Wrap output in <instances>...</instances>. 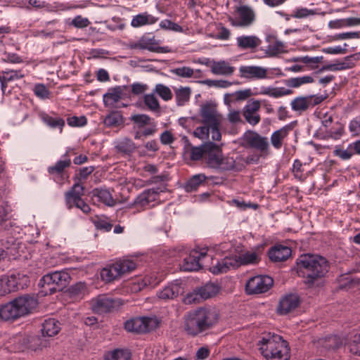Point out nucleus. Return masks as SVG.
<instances>
[{
	"label": "nucleus",
	"instance_id": "a18cd8bd",
	"mask_svg": "<svg viewBox=\"0 0 360 360\" xmlns=\"http://www.w3.org/2000/svg\"><path fill=\"white\" fill-rule=\"evenodd\" d=\"M205 149V144L198 147L193 146L191 148L188 153H186V154L189 155V157L192 160H199L201 158L205 159L206 153Z\"/></svg>",
	"mask_w": 360,
	"mask_h": 360
},
{
	"label": "nucleus",
	"instance_id": "39448f33",
	"mask_svg": "<svg viewBox=\"0 0 360 360\" xmlns=\"http://www.w3.org/2000/svg\"><path fill=\"white\" fill-rule=\"evenodd\" d=\"M71 277L65 271H57L44 275L39 281V285L46 288V293L49 291L52 294L60 291L70 283Z\"/></svg>",
	"mask_w": 360,
	"mask_h": 360
},
{
	"label": "nucleus",
	"instance_id": "5701e85b",
	"mask_svg": "<svg viewBox=\"0 0 360 360\" xmlns=\"http://www.w3.org/2000/svg\"><path fill=\"white\" fill-rule=\"evenodd\" d=\"M115 152L122 156H129L136 150L135 143L129 138L122 137L114 142Z\"/></svg>",
	"mask_w": 360,
	"mask_h": 360
},
{
	"label": "nucleus",
	"instance_id": "8fccbe9b",
	"mask_svg": "<svg viewBox=\"0 0 360 360\" xmlns=\"http://www.w3.org/2000/svg\"><path fill=\"white\" fill-rule=\"evenodd\" d=\"M144 103L152 111H158L160 110V103L154 94H146L144 96Z\"/></svg>",
	"mask_w": 360,
	"mask_h": 360
},
{
	"label": "nucleus",
	"instance_id": "bf43d9fd",
	"mask_svg": "<svg viewBox=\"0 0 360 360\" xmlns=\"http://www.w3.org/2000/svg\"><path fill=\"white\" fill-rule=\"evenodd\" d=\"M210 127L204 125L197 127L194 131L193 135L200 139H207L209 138Z\"/></svg>",
	"mask_w": 360,
	"mask_h": 360
},
{
	"label": "nucleus",
	"instance_id": "9d476101",
	"mask_svg": "<svg viewBox=\"0 0 360 360\" xmlns=\"http://www.w3.org/2000/svg\"><path fill=\"white\" fill-rule=\"evenodd\" d=\"M158 326V320L150 317H139L129 320L124 323V328L127 331L136 333H146Z\"/></svg>",
	"mask_w": 360,
	"mask_h": 360
},
{
	"label": "nucleus",
	"instance_id": "2f4dec72",
	"mask_svg": "<svg viewBox=\"0 0 360 360\" xmlns=\"http://www.w3.org/2000/svg\"><path fill=\"white\" fill-rule=\"evenodd\" d=\"M235 71V68L225 60L215 61L212 68V73L217 75H231Z\"/></svg>",
	"mask_w": 360,
	"mask_h": 360
},
{
	"label": "nucleus",
	"instance_id": "49530a36",
	"mask_svg": "<svg viewBox=\"0 0 360 360\" xmlns=\"http://www.w3.org/2000/svg\"><path fill=\"white\" fill-rule=\"evenodd\" d=\"M284 44L279 41H275L268 45L266 48V53L270 56H275L278 53L283 52Z\"/></svg>",
	"mask_w": 360,
	"mask_h": 360
},
{
	"label": "nucleus",
	"instance_id": "4c0bfd02",
	"mask_svg": "<svg viewBox=\"0 0 360 360\" xmlns=\"http://www.w3.org/2000/svg\"><path fill=\"white\" fill-rule=\"evenodd\" d=\"M177 105H184L190 99L191 89L190 87H180L174 89Z\"/></svg>",
	"mask_w": 360,
	"mask_h": 360
},
{
	"label": "nucleus",
	"instance_id": "473e14b6",
	"mask_svg": "<svg viewBox=\"0 0 360 360\" xmlns=\"http://www.w3.org/2000/svg\"><path fill=\"white\" fill-rule=\"evenodd\" d=\"M251 95L252 91L250 89L237 91L233 94H226L224 96V103L230 105L233 102L245 101L250 97Z\"/></svg>",
	"mask_w": 360,
	"mask_h": 360
},
{
	"label": "nucleus",
	"instance_id": "58836bf2",
	"mask_svg": "<svg viewBox=\"0 0 360 360\" xmlns=\"http://www.w3.org/2000/svg\"><path fill=\"white\" fill-rule=\"evenodd\" d=\"M41 120L51 128H59L60 131L65 126V120L60 117H52L43 113L41 115Z\"/></svg>",
	"mask_w": 360,
	"mask_h": 360
},
{
	"label": "nucleus",
	"instance_id": "a19ab883",
	"mask_svg": "<svg viewBox=\"0 0 360 360\" xmlns=\"http://www.w3.org/2000/svg\"><path fill=\"white\" fill-rule=\"evenodd\" d=\"M236 261L240 266V265L257 264L259 262V258L257 253L247 252L240 255L238 258L236 257Z\"/></svg>",
	"mask_w": 360,
	"mask_h": 360
},
{
	"label": "nucleus",
	"instance_id": "5fc2aeb1",
	"mask_svg": "<svg viewBox=\"0 0 360 360\" xmlns=\"http://www.w3.org/2000/svg\"><path fill=\"white\" fill-rule=\"evenodd\" d=\"M183 301L186 304L199 303L200 301H202V299L201 296H200L198 290L196 289L193 292L187 294L186 296L184 298Z\"/></svg>",
	"mask_w": 360,
	"mask_h": 360
},
{
	"label": "nucleus",
	"instance_id": "c9c22d12",
	"mask_svg": "<svg viewBox=\"0 0 360 360\" xmlns=\"http://www.w3.org/2000/svg\"><path fill=\"white\" fill-rule=\"evenodd\" d=\"M289 130L288 127H283L271 134V142L276 149H280L282 147L283 141L287 137Z\"/></svg>",
	"mask_w": 360,
	"mask_h": 360
},
{
	"label": "nucleus",
	"instance_id": "13d9d810",
	"mask_svg": "<svg viewBox=\"0 0 360 360\" xmlns=\"http://www.w3.org/2000/svg\"><path fill=\"white\" fill-rule=\"evenodd\" d=\"M34 92L35 95L40 98H48L50 94L48 89L41 84H38L34 86Z\"/></svg>",
	"mask_w": 360,
	"mask_h": 360
},
{
	"label": "nucleus",
	"instance_id": "9b49d317",
	"mask_svg": "<svg viewBox=\"0 0 360 360\" xmlns=\"http://www.w3.org/2000/svg\"><path fill=\"white\" fill-rule=\"evenodd\" d=\"M274 284V280L269 276H256L250 278L245 284L248 295H257L267 292Z\"/></svg>",
	"mask_w": 360,
	"mask_h": 360
},
{
	"label": "nucleus",
	"instance_id": "f03ea898",
	"mask_svg": "<svg viewBox=\"0 0 360 360\" xmlns=\"http://www.w3.org/2000/svg\"><path fill=\"white\" fill-rule=\"evenodd\" d=\"M297 265L298 274L305 278V283L309 286L324 277L329 269L327 259L318 255H302L297 259Z\"/></svg>",
	"mask_w": 360,
	"mask_h": 360
},
{
	"label": "nucleus",
	"instance_id": "f3484780",
	"mask_svg": "<svg viewBox=\"0 0 360 360\" xmlns=\"http://www.w3.org/2000/svg\"><path fill=\"white\" fill-rule=\"evenodd\" d=\"M129 46L134 49H146L155 53H167L168 51L167 47L159 46L154 37L149 38L145 36L136 42H131Z\"/></svg>",
	"mask_w": 360,
	"mask_h": 360
},
{
	"label": "nucleus",
	"instance_id": "dca6fc26",
	"mask_svg": "<svg viewBox=\"0 0 360 360\" xmlns=\"http://www.w3.org/2000/svg\"><path fill=\"white\" fill-rule=\"evenodd\" d=\"M205 147L206 148L205 162L210 167H218L220 165V160L223 155L221 148L212 142L205 143Z\"/></svg>",
	"mask_w": 360,
	"mask_h": 360
},
{
	"label": "nucleus",
	"instance_id": "864d4df0",
	"mask_svg": "<svg viewBox=\"0 0 360 360\" xmlns=\"http://www.w3.org/2000/svg\"><path fill=\"white\" fill-rule=\"evenodd\" d=\"M173 74L181 77L191 78L193 75V70L189 67H181L171 70Z\"/></svg>",
	"mask_w": 360,
	"mask_h": 360
},
{
	"label": "nucleus",
	"instance_id": "0eeeda50",
	"mask_svg": "<svg viewBox=\"0 0 360 360\" xmlns=\"http://www.w3.org/2000/svg\"><path fill=\"white\" fill-rule=\"evenodd\" d=\"M242 146L245 148L255 149L262 158H266L270 154L268 139L254 131H246L242 137Z\"/></svg>",
	"mask_w": 360,
	"mask_h": 360
},
{
	"label": "nucleus",
	"instance_id": "423d86ee",
	"mask_svg": "<svg viewBox=\"0 0 360 360\" xmlns=\"http://www.w3.org/2000/svg\"><path fill=\"white\" fill-rule=\"evenodd\" d=\"M136 263L131 259H123L103 268L101 271V279L111 282L119 278L122 274L135 269Z\"/></svg>",
	"mask_w": 360,
	"mask_h": 360
},
{
	"label": "nucleus",
	"instance_id": "e2e57ef3",
	"mask_svg": "<svg viewBox=\"0 0 360 360\" xmlns=\"http://www.w3.org/2000/svg\"><path fill=\"white\" fill-rule=\"evenodd\" d=\"M89 19L81 15L76 16L72 21V25L77 28H84L89 26Z\"/></svg>",
	"mask_w": 360,
	"mask_h": 360
},
{
	"label": "nucleus",
	"instance_id": "338daca9",
	"mask_svg": "<svg viewBox=\"0 0 360 360\" xmlns=\"http://www.w3.org/2000/svg\"><path fill=\"white\" fill-rule=\"evenodd\" d=\"M334 153L342 160H349L353 155L352 149H349V148L347 150L337 148L335 150Z\"/></svg>",
	"mask_w": 360,
	"mask_h": 360
},
{
	"label": "nucleus",
	"instance_id": "0e129e2a",
	"mask_svg": "<svg viewBox=\"0 0 360 360\" xmlns=\"http://www.w3.org/2000/svg\"><path fill=\"white\" fill-rule=\"evenodd\" d=\"M323 56L309 57L308 56H304L302 63L309 65L311 69H314L317 67V64L321 63L323 60Z\"/></svg>",
	"mask_w": 360,
	"mask_h": 360
},
{
	"label": "nucleus",
	"instance_id": "f704fd0d",
	"mask_svg": "<svg viewBox=\"0 0 360 360\" xmlns=\"http://www.w3.org/2000/svg\"><path fill=\"white\" fill-rule=\"evenodd\" d=\"M87 292V286L84 282H78L68 288L70 297L75 300L82 299Z\"/></svg>",
	"mask_w": 360,
	"mask_h": 360
},
{
	"label": "nucleus",
	"instance_id": "c03bdc74",
	"mask_svg": "<svg viewBox=\"0 0 360 360\" xmlns=\"http://www.w3.org/2000/svg\"><path fill=\"white\" fill-rule=\"evenodd\" d=\"M129 353L123 349H115L105 356L104 360H129Z\"/></svg>",
	"mask_w": 360,
	"mask_h": 360
},
{
	"label": "nucleus",
	"instance_id": "7c9ffc66",
	"mask_svg": "<svg viewBox=\"0 0 360 360\" xmlns=\"http://www.w3.org/2000/svg\"><path fill=\"white\" fill-rule=\"evenodd\" d=\"M60 323L54 319H49L44 321L42 325V334L48 337H53L60 331Z\"/></svg>",
	"mask_w": 360,
	"mask_h": 360
},
{
	"label": "nucleus",
	"instance_id": "6ab92c4d",
	"mask_svg": "<svg viewBox=\"0 0 360 360\" xmlns=\"http://www.w3.org/2000/svg\"><path fill=\"white\" fill-rule=\"evenodd\" d=\"M117 305V300L105 295H99L92 301L93 309L99 314L109 312Z\"/></svg>",
	"mask_w": 360,
	"mask_h": 360
},
{
	"label": "nucleus",
	"instance_id": "a878e982",
	"mask_svg": "<svg viewBox=\"0 0 360 360\" xmlns=\"http://www.w3.org/2000/svg\"><path fill=\"white\" fill-rule=\"evenodd\" d=\"M126 89V86H117L109 89L108 92L103 95L104 105L105 106L114 107L122 98V94Z\"/></svg>",
	"mask_w": 360,
	"mask_h": 360
},
{
	"label": "nucleus",
	"instance_id": "4d7b16f0",
	"mask_svg": "<svg viewBox=\"0 0 360 360\" xmlns=\"http://www.w3.org/2000/svg\"><path fill=\"white\" fill-rule=\"evenodd\" d=\"M67 122L68 125L71 127H83L84 126L86 122V118L84 116L81 117H77V116H72L70 117L67 119Z\"/></svg>",
	"mask_w": 360,
	"mask_h": 360
},
{
	"label": "nucleus",
	"instance_id": "1a4fd4ad",
	"mask_svg": "<svg viewBox=\"0 0 360 360\" xmlns=\"http://www.w3.org/2000/svg\"><path fill=\"white\" fill-rule=\"evenodd\" d=\"M207 249L195 248L192 250L181 264V269L185 271H193L200 269L204 264V259L207 257Z\"/></svg>",
	"mask_w": 360,
	"mask_h": 360
},
{
	"label": "nucleus",
	"instance_id": "20e7f679",
	"mask_svg": "<svg viewBox=\"0 0 360 360\" xmlns=\"http://www.w3.org/2000/svg\"><path fill=\"white\" fill-rule=\"evenodd\" d=\"M38 305L37 299L34 295H25L0 306V319L9 321L32 312Z\"/></svg>",
	"mask_w": 360,
	"mask_h": 360
},
{
	"label": "nucleus",
	"instance_id": "ddd939ff",
	"mask_svg": "<svg viewBox=\"0 0 360 360\" xmlns=\"http://www.w3.org/2000/svg\"><path fill=\"white\" fill-rule=\"evenodd\" d=\"M236 11L239 18L229 17V21L233 27H246L250 26L255 20L254 11L248 6H240L237 8Z\"/></svg>",
	"mask_w": 360,
	"mask_h": 360
},
{
	"label": "nucleus",
	"instance_id": "37998d69",
	"mask_svg": "<svg viewBox=\"0 0 360 360\" xmlns=\"http://www.w3.org/2000/svg\"><path fill=\"white\" fill-rule=\"evenodd\" d=\"M131 120L134 122L137 129H141L146 125H150L152 119L147 115L139 114L133 115Z\"/></svg>",
	"mask_w": 360,
	"mask_h": 360
},
{
	"label": "nucleus",
	"instance_id": "79ce46f5",
	"mask_svg": "<svg viewBox=\"0 0 360 360\" xmlns=\"http://www.w3.org/2000/svg\"><path fill=\"white\" fill-rule=\"evenodd\" d=\"M104 123L108 127H117L123 123L122 115L119 112H112L106 116Z\"/></svg>",
	"mask_w": 360,
	"mask_h": 360
},
{
	"label": "nucleus",
	"instance_id": "412c9836",
	"mask_svg": "<svg viewBox=\"0 0 360 360\" xmlns=\"http://www.w3.org/2000/svg\"><path fill=\"white\" fill-rule=\"evenodd\" d=\"M259 108L260 101H252L243 108V115L250 124L255 126L260 122L261 117L258 114Z\"/></svg>",
	"mask_w": 360,
	"mask_h": 360
},
{
	"label": "nucleus",
	"instance_id": "72a5a7b5",
	"mask_svg": "<svg viewBox=\"0 0 360 360\" xmlns=\"http://www.w3.org/2000/svg\"><path fill=\"white\" fill-rule=\"evenodd\" d=\"M69 152L63 155V160L58 161L54 165L48 168V172L51 174H61L66 168L71 165V160L69 158Z\"/></svg>",
	"mask_w": 360,
	"mask_h": 360
},
{
	"label": "nucleus",
	"instance_id": "c85d7f7f",
	"mask_svg": "<svg viewBox=\"0 0 360 360\" xmlns=\"http://www.w3.org/2000/svg\"><path fill=\"white\" fill-rule=\"evenodd\" d=\"M158 20V18L148 13L147 12H144L133 16L131 21V25L133 27L138 28L145 25H153L157 22Z\"/></svg>",
	"mask_w": 360,
	"mask_h": 360
},
{
	"label": "nucleus",
	"instance_id": "ea45409f",
	"mask_svg": "<svg viewBox=\"0 0 360 360\" xmlns=\"http://www.w3.org/2000/svg\"><path fill=\"white\" fill-rule=\"evenodd\" d=\"M314 79L311 76H303L299 77L289 78L284 81V84L290 88H299L303 84L314 82Z\"/></svg>",
	"mask_w": 360,
	"mask_h": 360
},
{
	"label": "nucleus",
	"instance_id": "f8f14e48",
	"mask_svg": "<svg viewBox=\"0 0 360 360\" xmlns=\"http://www.w3.org/2000/svg\"><path fill=\"white\" fill-rule=\"evenodd\" d=\"M322 95H309L306 96H297L292 100L291 108L293 111L302 113L309 108H313L326 99Z\"/></svg>",
	"mask_w": 360,
	"mask_h": 360
},
{
	"label": "nucleus",
	"instance_id": "7ed1b4c3",
	"mask_svg": "<svg viewBox=\"0 0 360 360\" xmlns=\"http://www.w3.org/2000/svg\"><path fill=\"white\" fill-rule=\"evenodd\" d=\"M259 349L266 360H289L290 347L281 335L267 333L258 342Z\"/></svg>",
	"mask_w": 360,
	"mask_h": 360
},
{
	"label": "nucleus",
	"instance_id": "b1692460",
	"mask_svg": "<svg viewBox=\"0 0 360 360\" xmlns=\"http://www.w3.org/2000/svg\"><path fill=\"white\" fill-rule=\"evenodd\" d=\"M19 276L20 274L18 276L12 274L11 276L3 275L0 276V297L18 290Z\"/></svg>",
	"mask_w": 360,
	"mask_h": 360
},
{
	"label": "nucleus",
	"instance_id": "393cba45",
	"mask_svg": "<svg viewBox=\"0 0 360 360\" xmlns=\"http://www.w3.org/2000/svg\"><path fill=\"white\" fill-rule=\"evenodd\" d=\"M237 267H238V263L236 261V257H226L221 261H217L216 264H213L210 270L214 274H219L226 273L230 268Z\"/></svg>",
	"mask_w": 360,
	"mask_h": 360
},
{
	"label": "nucleus",
	"instance_id": "6e6552de",
	"mask_svg": "<svg viewBox=\"0 0 360 360\" xmlns=\"http://www.w3.org/2000/svg\"><path fill=\"white\" fill-rule=\"evenodd\" d=\"M84 194V187L79 183L74 184L70 190L65 193V203L68 209L75 206L84 213H89L91 207L82 199Z\"/></svg>",
	"mask_w": 360,
	"mask_h": 360
},
{
	"label": "nucleus",
	"instance_id": "4468645a",
	"mask_svg": "<svg viewBox=\"0 0 360 360\" xmlns=\"http://www.w3.org/2000/svg\"><path fill=\"white\" fill-rule=\"evenodd\" d=\"M200 117L201 122L208 127L220 125L222 119L216 108L211 104H205L201 107Z\"/></svg>",
	"mask_w": 360,
	"mask_h": 360
},
{
	"label": "nucleus",
	"instance_id": "774afa93",
	"mask_svg": "<svg viewBox=\"0 0 360 360\" xmlns=\"http://www.w3.org/2000/svg\"><path fill=\"white\" fill-rule=\"evenodd\" d=\"M349 128L350 131L360 135V115L350 122Z\"/></svg>",
	"mask_w": 360,
	"mask_h": 360
},
{
	"label": "nucleus",
	"instance_id": "bb28decb",
	"mask_svg": "<svg viewBox=\"0 0 360 360\" xmlns=\"http://www.w3.org/2000/svg\"><path fill=\"white\" fill-rule=\"evenodd\" d=\"M92 197L96 198L97 201L104 205L112 207L117 204V200L115 199L110 191L105 188H95L92 191Z\"/></svg>",
	"mask_w": 360,
	"mask_h": 360
},
{
	"label": "nucleus",
	"instance_id": "de8ad7c7",
	"mask_svg": "<svg viewBox=\"0 0 360 360\" xmlns=\"http://www.w3.org/2000/svg\"><path fill=\"white\" fill-rule=\"evenodd\" d=\"M155 91L164 101H169L172 98V93L170 89L162 84H158L155 86Z\"/></svg>",
	"mask_w": 360,
	"mask_h": 360
},
{
	"label": "nucleus",
	"instance_id": "a211bd4d",
	"mask_svg": "<svg viewBox=\"0 0 360 360\" xmlns=\"http://www.w3.org/2000/svg\"><path fill=\"white\" fill-rule=\"evenodd\" d=\"M300 299L297 294L290 293L284 295L279 302L278 311L280 314H287L294 311L300 304Z\"/></svg>",
	"mask_w": 360,
	"mask_h": 360
},
{
	"label": "nucleus",
	"instance_id": "aec40b11",
	"mask_svg": "<svg viewBox=\"0 0 360 360\" xmlns=\"http://www.w3.org/2000/svg\"><path fill=\"white\" fill-rule=\"evenodd\" d=\"M159 193L154 188L148 189L142 192L134 202V205L137 209H146L150 207V203L158 199Z\"/></svg>",
	"mask_w": 360,
	"mask_h": 360
},
{
	"label": "nucleus",
	"instance_id": "680f3d73",
	"mask_svg": "<svg viewBox=\"0 0 360 360\" xmlns=\"http://www.w3.org/2000/svg\"><path fill=\"white\" fill-rule=\"evenodd\" d=\"M337 127H331L328 131H327V136L329 138L337 140L339 139L343 134L344 129L343 127L337 123Z\"/></svg>",
	"mask_w": 360,
	"mask_h": 360
},
{
	"label": "nucleus",
	"instance_id": "3c124183",
	"mask_svg": "<svg viewBox=\"0 0 360 360\" xmlns=\"http://www.w3.org/2000/svg\"><path fill=\"white\" fill-rule=\"evenodd\" d=\"M3 79L4 81H13L15 79H21L25 77V75L22 72V70H8L3 71L2 72Z\"/></svg>",
	"mask_w": 360,
	"mask_h": 360
},
{
	"label": "nucleus",
	"instance_id": "6e6d98bb",
	"mask_svg": "<svg viewBox=\"0 0 360 360\" xmlns=\"http://www.w3.org/2000/svg\"><path fill=\"white\" fill-rule=\"evenodd\" d=\"M235 167V160L231 157H221L220 165L217 167L224 170H231Z\"/></svg>",
	"mask_w": 360,
	"mask_h": 360
},
{
	"label": "nucleus",
	"instance_id": "f257e3e1",
	"mask_svg": "<svg viewBox=\"0 0 360 360\" xmlns=\"http://www.w3.org/2000/svg\"><path fill=\"white\" fill-rule=\"evenodd\" d=\"M219 321V314L214 308L199 307L188 311L184 318V329L192 336L211 329Z\"/></svg>",
	"mask_w": 360,
	"mask_h": 360
},
{
	"label": "nucleus",
	"instance_id": "e433bc0d",
	"mask_svg": "<svg viewBox=\"0 0 360 360\" xmlns=\"http://www.w3.org/2000/svg\"><path fill=\"white\" fill-rule=\"evenodd\" d=\"M198 290L202 300H205L215 296L218 293L219 288L215 283H207L203 286L198 288Z\"/></svg>",
	"mask_w": 360,
	"mask_h": 360
},
{
	"label": "nucleus",
	"instance_id": "cd10ccee",
	"mask_svg": "<svg viewBox=\"0 0 360 360\" xmlns=\"http://www.w3.org/2000/svg\"><path fill=\"white\" fill-rule=\"evenodd\" d=\"M237 46L241 49H255L258 47L261 43V39L255 35L240 36L236 39Z\"/></svg>",
	"mask_w": 360,
	"mask_h": 360
},
{
	"label": "nucleus",
	"instance_id": "603ef678",
	"mask_svg": "<svg viewBox=\"0 0 360 360\" xmlns=\"http://www.w3.org/2000/svg\"><path fill=\"white\" fill-rule=\"evenodd\" d=\"M205 180V176L203 174H198L193 176L187 183L186 188L188 191H193L197 189L200 184Z\"/></svg>",
	"mask_w": 360,
	"mask_h": 360
},
{
	"label": "nucleus",
	"instance_id": "4be33fe9",
	"mask_svg": "<svg viewBox=\"0 0 360 360\" xmlns=\"http://www.w3.org/2000/svg\"><path fill=\"white\" fill-rule=\"evenodd\" d=\"M292 254L290 248L277 244L271 247L268 252L270 260L273 262H281L286 261Z\"/></svg>",
	"mask_w": 360,
	"mask_h": 360
},
{
	"label": "nucleus",
	"instance_id": "2eb2a0df",
	"mask_svg": "<svg viewBox=\"0 0 360 360\" xmlns=\"http://www.w3.org/2000/svg\"><path fill=\"white\" fill-rule=\"evenodd\" d=\"M240 77L248 79H270L268 70L265 68L255 65H243L239 68Z\"/></svg>",
	"mask_w": 360,
	"mask_h": 360
},
{
	"label": "nucleus",
	"instance_id": "09e8293b",
	"mask_svg": "<svg viewBox=\"0 0 360 360\" xmlns=\"http://www.w3.org/2000/svg\"><path fill=\"white\" fill-rule=\"evenodd\" d=\"M349 352L354 355L360 356V334L352 336L348 343Z\"/></svg>",
	"mask_w": 360,
	"mask_h": 360
},
{
	"label": "nucleus",
	"instance_id": "69168bd1",
	"mask_svg": "<svg viewBox=\"0 0 360 360\" xmlns=\"http://www.w3.org/2000/svg\"><path fill=\"white\" fill-rule=\"evenodd\" d=\"M228 120L233 124L243 122L240 112L238 110H231L227 115Z\"/></svg>",
	"mask_w": 360,
	"mask_h": 360
},
{
	"label": "nucleus",
	"instance_id": "c756f323",
	"mask_svg": "<svg viewBox=\"0 0 360 360\" xmlns=\"http://www.w3.org/2000/svg\"><path fill=\"white\" fill-rule=\"evenodd\" d=\"M181 288L179 284H170L163 288L158 293L160 299L167 300L176 298L179 294L181 293Z\"/></svg>",
	"mask_w": 360,
	"mask_h": 360
},
{
	"label": "nucleus",
	"instance_id": "052dcab7",
	"mask_svg": "<svg viewBox=\"0 0 360 360\" xmlns=\"http://www.w3.org/2000/svg\"><path fill=\"white\" fill-rule=\"evenodd\" d=\"M315 13V11L313 10L307 8H300L294 11L293 14H292V17L295 18H304L309 15H313Z\"/></svg>",
	"mask_w": 360,
	"mask_h": 360
}]
</instances>
